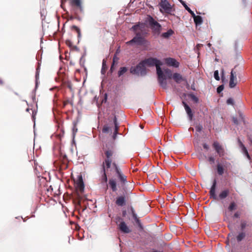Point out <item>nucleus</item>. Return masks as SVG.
I'll return each mask as SVG.
<instances>
[{
    "label": "nucleus",
    "instance_id": "1",
    "mask_svg": "<svg viewBox=\"0 0 252 252\" xmlns=\"http://www.w3.org/2000/svg\"><path fill=\"white\" fill-rule=\"evenodd\" d=\"M103 151L104 155V161L102 165L104 164V167H106L107 169L110 168L112 165L117 174L121 187H124L127 183L126 176L122 173L114 160L116 155L114 148L111 147L103 149Z\"/></svg>",
    "mask_w": 252,
    "mask_h": 252
},
{
    "label": "nucleus",
    "instance_id": "2",
    "mask_svg": "<svg viewBox=\"0 0 252 252\" xmlns=\"http://www.w3.org/2000/svg\"><path fill=\"white\" fill-rule=\"evenodd\" d=\"M145 65L149 66L155 65L157 69V72L158 77V81L162 88L164 89L167 88V82L165 75L163 74L160 65L161 62L156 58H150L142 61Z\"/></svg>",
    "mask_w": 252,
    "mask_h": 252
},
{
    "label": "nucleus",
    "instance_id": "3",
    "mask_svg": "<svg viewBox=\"0 0 252 252\" xmlns=\"http://www.w3.org/2000/svg\"><path fill=\"white\" fill-rule=\"evenodd\" d=\"M159 11L165 16L170 15L175 16L173 13L175 12V9L173 5H172L167 0H160L159 2Z\"/></svg>",
    "mask_w": 252,
    "mask_h": 252
},
{
    "label": "nucleus",
    "instance_id": "4",
    "mask_svg": "<svg viewBox=\"0 0 252 252\" xmlns=\"http://www.w3.org/2000/svg\"><path fill=\"white\" fill-rule=\"evenodd\" d=\"M54 164L60 173L66 170L68 166V160L66 156L61 153L59 159L54 161Z\"/></svg>",
    "mask_w": 252,
    "mask_h": 252
},
{
    "label": "nucleus",
    "instance_id": "5",
    "mask_svg": "<svg viewBox=\"0 0 252 252\" xmlns=\"http://www.w3.org/2000/svg\"><path fill=\"white\" fill-rule=\"evenodd\" d=\"M147 21L152 30L153 33L155 35L158 36L160 33L161 31V26L151 16L149 15L147 17Z\"/></svg>",
    "mask_w": 252,
    "mask_h": 252
},
{
    "label": "nucleus",
    "instance_id": "6",
    "mask_svg": "<svg viewBox=\"0 0 252 252\" xmlns=\"http://www.w3.org/2000/svg\"><path fill=\"white\" fill-rule=\"evenodd\" d=\"M131 29L134 32L136 35L145 36L147 34L145 23L139 22L132 27Z\"/></svg>",
    "mask_w": 252,
    "mask_h": 252
},
{
    "label": "nucleus",
    "instance_id": "7",
    "mask_svg": "<svg viewBox=\"0 0 252 252\" xmlns=\"http://www.w3.org/2000/svg\"><path fill=\"white\" fill-rule=\"evenodd\" d=\"M130 71V73L133 74L143 76L146 74L145 65L142 61L139 63L135 67H131Z\"/></svg>",
    "mask_w": 252,
    "mask_h": 252
},
{
    "label": "nucleus",
    "instance_id": "8",
    "mask_svg": "<svg viewBox=\"0 0 252 252\" xmlns=\"http://www.w3.org/2000/svg\"><path fill=\"white\" fill-rule=\"evenodd\" d=\"M71 9L73 13H76V11L79 13L83 12V8L82 5L81 0H71L70 1Z\"/></svg>",
    "mask_w": 252,
    "mask_h": 252
},
{
    "label": "nucleus",
    "instance_id": "9",
    "mask_svg": "<svg viewBox=\"0 0 252 252\" xmlns=\"http://www.w3.org/2000/svg\"><path fill=\"white\" fill-rule=\"evenodd\" d=\"M235 67L232 69L230 73L229 86L231 88H234L237 84V74L236 72L235 71Z\"/></svg>",
    "mask_w": 252,
    "mask_h": 252
},
{
    "label": "nucleus",
    "instance_id": "10",
    "mask_svg": "<svg viewBox=\"0 0 252 252\" xmlns=\"http://www.w3.org/2000/svg\"><path fill=\"white\" fill-rule=\"evenodd\" d=\"M127 198L128 196L126 194L118 196L116 197L115 203L117 206L122 207L126 205Z\"/></svg>",
    "mask_w": 252,
    "mask_h": 252
},
{
    "label": "nucleus",
    "instance_id": "11",
    "mask_svg": "<svg viewBox=\"0 0 252 252\" xmlns=\"http://www.w3.org/2000/svg\"><path fill=\"white\" fill-rule=\"evenodd\" d=\"M143 35H136L131 40L126 42L127 44H131L133 43L138 45H142L144 43L145 40L143 37Z\"/></svg>",
    "mask_w": 252,
    "mask_h": 252
},
{
    "label": "nucleus",
    "instance_id": "12",
    "mask_svg": "<svg viewBox=\"0 0 252 252\" xmlns=\"http://www.w3.org/2000/svg\"><path fill=\"white\" fill-rule=\"evenodd\" d=\"M213 146L220 157L224 155V150L218 141H215L213 144Z\"/></svg>",
    "mask_w": 252,
    "mask_h": 252
},
{
    "label": "nucleus",
    "instance_id": "13",
    "mask_svg": "<svg viewBox=\"0 0 252 252\" xmlns=\"http://www.w3.org/2000/svg\"><path fill=\"white\" fill-rule=\"evenodd\" d=\"M217 181L216 179H214L213 181V185L210 189V190L209 191V194L211 198H213V199L217 200L218 199V197L216 194V188Z\"/></svg>",
    "mask_w": 252,
    "mask_h": 252
},
{
    "label": "nucleus",
    "instance_id": "14",
    "mask_svg": "<svg viewBox=\"0 0 252 252\" xmlns=\"http://www.w3.org/2000/svg\"><path fill=\"white\" fill-rule=\"evenodd\" d=\"M165 63L168 66L178 67L179 66V63L174 59L167 58L165 60Z\"/></svg>",
    "mask_w": 252,
    "mask_h": 252
},
{
    "label": "nucleus",
    "instance_id": "15",
    "mask_svg": "<svg viewBox=\"0 0 252 252\" xmlns=\"http://www.w3.org/2000/svg\"><path fill=\"white\" fill-rule=\"evenodd\" d=\"M119 228L121 231L125 233H128L131 232L130 229L128 227L125 221H122L120 223Z\"/></svg>",
    "mask_w": 252,
    "mask_h": 252
},
{
    "label": "nucleus",
    "instance_id": "16",
    "mask_svg": "<svg viewBox=\"0 0 252 252\" xmlns=\"http://www.w3.org/2000/svg\"><path fill=\"white\" fill-rule=\"evenodd\" d=\"M130 210H131L132 218H133V220H134L135 223H136V224L138 226V227L142 229V226L141 223L140 222V220L137 217V216L135 212L134 208L132 207H131Z\"/></svg>",
    "mask_w": 252,
    "mask_h": 252
},
{
    "label": "nucleus",
    "instance_id": "17",
    "mask_svg": "<svg viewBox=\"0 0 252 252\" xmlns=\"http://www.w3.org/2000/svg\"><path fill=\"white\" fill-rule=\"evenodd\" d=\"M81 13L78 12L76 11V13H73L72 12V10H70V15L68 17V19L69 20H73L74 19H76L79 21H81L82 20V18L80 16V14Z\"/></svg>",
    "mask_w": 252,
    "mask_h": 252
},
{
    "label": "nucleus",
    "instance_id": "18",
    "mask_svg": "<svg viewBox=\"0 0 252 252\" xmlns=\"http://www.w3.org/2000/svg\"><path fill=\"white\" fill-rule=\"evenodd\" d=\"M183 104L185 107L186 111L189 117L190 120H192L193 118V113L191 108L188 105V104L184 101H183Z\"/></svg>",
    "mask_w": 252,
    "mask_h": 252
},
{
    "label": "nucleus",
    "instance_id": "19",
    "mask_svg": "<svg viewBox=\"0 0 252 252\" xmlns=\"http://www.w3.org/2000/svg\"><path fill=\"white\" fill-rule=\"evenodd\" d=\"M109 185L113 192H116L117 190V184L116 181L114 179H110L109 180Z\"/></svg>",
    "mask_w": 252,
    "mask_h": 252
},
{
    "label": "nucleus",
    "instance_id": "20",
    "mask_svg": "<svg viewBox=\"0 0 252 252\" xmlns=\"http://www.w3.org/2000/svg\"><path fill=\"white\" fill-rule=\"evenodd\" d=\"M248 226L249 224H247V222L245 220H241L240 224V230L242 231V232L240 234H239L237 236H245V234L243 232Z\"/></svg>",
    "mask_w": 252,
    "mask_h": 252
},
{
    "label": "nucleus",
    "instance_id": "21",
    "mask_svg": "<svg viewBox=\"0 0 252 252\" xmlns=\"http://www.w3.org/2000/svg\"><path fill=\"white\" fill-rule=\"evenodd\" d=\"M173 79L177 83H179L181 81H186L181 74L178 73H175L173 74Z\"/></svg>",
    "mask_w": 252,
    "mask_h": 252
},
{
    "label": "nucleus",
    "instance_id": "22",
    "mask_svg": "<svg viewBox=\"0 0 252 252\" xmlns=\"http://www.w3.org/2000/svg\"><path fill=\"white\" fill-rule=\"evenodd\" d=\"M113 123L115 125V130L114 132V134L113 135V138L114 139H115L117 137V135L118 133L119 128L116 116H114V117L113 118Z\"/></svg>",
    "mask_w": 252,
    "mask_h": 252
},
{
    "label": "nucleus",
    "instance_id": "23",
    "mask_svg": "<svg viewBox=\"0 0 252 252\" xmlns=\"http://www.w3.org/2000/svg\"><path fill=\"white\" fill-rule=\"evenodd\" d=\"M192 17L193 18L194 23L196 25H200L202 23L203 20L201 16H196L194 14V16H193Z\"/></svg>",
    "mask_w": 252,
    "mask_h": 252
},
{
    "label": "nucleus",
    "instance_id": "24",
    "mask_svg": "<svg viewBox=\"0 0 252 252\" xmlns=\"http://www.w3.org/2000/svg\"><path fill=\"white\" fill-rule=\"evenodd\" d=\"M229 191L228 189H225L222 190L219 194V197L220 199H223L225 198L229 194Z\"/></svg>",
    "mask_w": 252,
    "mask_h": 252
},
{
    "label": "nucleus",
    "instance_id": "25",
    "mask_svg": "<svg viewBox=\"0 0 252 252\" xmlns=\"http://www.w3.org/2000/svg\"><path fill=\"white\" fill-rule=\"evenodd\" d=\"M174 33V32L171 29H170L167 31V32H163L161 34V36L164 38H168L170 36H171Z\"/></svg>",
    "mask_w": 252,
    "mask_h": 252
},
{
    "label": "nucleus",
    "instance_id": "26",
    "mask_svg": "<svg viewBox=\"0 0 252 252\" xmlns=\"http://www.w3.org/2000/svg\"><path fill=\"white\" fill-rule=\"evenodd\" d=\"M217 172L219 175H222V174L224 173V168L221 164L218 163L217 164Z\"/></svg>",
    "mask_w": 252,
    "mask_h": 252
},
{
    "label": "nucleus",
    "instance_id": "27",
    "mask_svg": "<svg viewBox=\"0 0 252 252\" xmlns=\"http://www.w3.org/2000/svg\"><path fill=\"white\" fill-rule=\"evenodd\" d=\"M78 188L80 192H83L84 189V186L82 178H80L79 182L77 184Z\"/></svg>",
    "mask_w": 252,
    "mask_h": 252
},
{
    "label": "nucleus",
    "instance_id": "28",
    "mask_svg": "<svg viewBox=\"0 0 252 252\" xmlns=\"http://www.w3.org/2000/svg\"><path fill=\"white\" fill-rule=\"evenodd\" d=\"M108 169H106V167H104V164L102 165V172L103 173L102 177H103V179L104 181L105 182H106L107 181V175L106 174V171Z\"/></svg>",
    "mask_w": 252,
    "mask_h": 252
},
{
    "label": "nucleus",
    "instance_id": "29",
    "mask_svg": "<svg viewBox=\"0 0 252 252\" xmlns=\"http://www.w3.org/2000/svg\"><path fill=\"white\" fill-rule=\"evenodd\" d=\"M127 71V68L126 67H122L120 68L118 74L119 77L122 76Z\"/></svg>",
    "mask_w": 252,
    "mask_h": 252
},
{
    "label": "nucleus",
    "instance_id": "30",
    "mask_svg": "<svg viewBox=\"0 0 252 252\" xmlns=\"http://www.w3.org/2000/svg\"><path fill=\"white\" fill-rule=\"evenodd\" d=\"M71 30L75 31L77 34H78V37H80L81 36V31L80 29L76 26H72L71 28Z\"/></svg>",
    "mask_w": 252,
    "mask_h": 252
},
{
    "label": "nucleus",
    "instance_id": "31",
    "mask_svg": "<svg viewBox=\"0 0 252 252\" xmlns=\"http://www.w3.org/2000/svg\"><path fill=\"white\" fill-rule=\"evenodd\" d=\"M236 204L234 202H231L228 206V209L229 211H232L233 210L236 209Z\"/></svg>",
    "mask_w": 252,
    "mask_h": 252
},
{
    "label": "nucleus",
    "instance_id": "32",
    "mask_svg": "<svg viewBox=\"0 0 252 252\" xmlns=\"http://www.w3.org/2000/svg\"><path fill=\"white\" fill-rule=\"evenodd\" d=\"M68 104H70L72 107L73 106V102L71 100H70L68 99L64 101V102H63V107H65L66 106H67Z\"/></svg>",
    "mask_w": 252,
    "mask_h": 252
},
{
    "label": "nucleus",
    "instance_id": "33",
    "mask_svg": "<svg viewBox=\"0 0 252 252\" xmlns=\"http://www.w3.org/2000/svg\"><path fill=\"white\" fill-rule=\"evenodd\" d=\"M165 72L166 74L167 75L168 78L171 79L172 77L173 78V75L170 70L166 69L165 70Z\"/></svg>",
    "mask_w": 252,
    "mask_h": 252
},
{
    "label": "nucleus",
    "instance_id": "34",
    "mask_svg": "<svg viewBox=\"0 0 252 252\" xmlns=\"http://www.w3.org/2000/svg\"><path fill=\"white\" fill-rule=\"evenodd\" d=\"M110 129V127H109L108 126H107L106 125H105L103 126L102 131L103 133H107L109 131Z\"/></svg>",
    "mask_w": 252,
    "mask_h": 252
},
{
    "label": "nucleus",
    "instance_id": "35",
    "mask_svg": "<svg viewBox=\"0 0 252 252\" xmlns=\"http://www.w3.org/2000/svg\"><path fill=\"white\" fill-rule=\"evenodd\" d=\"M185 8L191 14L192 17L194 16V13L186 4H185Z\"/></svg>",
    "mask_w": 252,
    "mask_h": 252
},
{
    "label": "nucleus",
    "instance_id": "36",
    "mask_svg": "<svg viewBox=\"0 0 252 252\" xmlns=\"http://www.w3.org/2000/svg\"><path fill=\"white\" fill-rule=\"evenodd\" d=\"M47 195L49 196L50 195H52L53 194V188L52 186H50L49 188L47 189Z\"/></svg>",
    "mask_w": 252,
    "mask_h": 252
},
{
    "label": "nucleus",
    "instance_id": "37",
    "mask_svg": "<svg viewBox=\"0 0 252 252\" xmlns=\"http://www.w3.org/2000/svg\"><path fill=\"white\" fill-rule=\"evenodd\" d=\"M214 78L217 81H219L220 80L219 74V71L218 70L215 71V72H214Z\"/></svg>",
    "mask_w": 252,
    "mask_h": 252
},
{
    "label": "nucleus",
    "instance_id": "38",
    "mask_svg": "<svg viewBox=\"0 0 252 252\" xmlns=\"http://www.w3.org/2000/svg\"><path fill=\"white\" fill-rule=\"evenodd\" d=\"M224 89V86L223 85L219 86L217 88V93L218 94H220L221 92L222 91V90Z\"/></svg>",
    "mask_w": 252,
    "mask_h": 252
},
{
    "label": "nucleus",
    "instance_id": "39",
    "mask_svg": "<svg viewBox=\"0 0 252 252\" xmlns=\"http://www.w3.org/2000/svg\"><path fill=\"white\" fill-rule=\"evenodd\" d=\"M196 130L198 132H200L202 130V126L200 125H197L195 127Z\"/></svg>",
    "mask_w": 252,
    "mask_h": 252
},
{
    "label": "nucleus",
    "instance_id": "40",
    "mask_svg": "<svg viewBox=\"0 0 252 252\" xmlns=\"http://www.w3.org/2000/svg\"><path fill=\"white\" fill-rule=\"evenodd\" d=\"M227 103L228 104H233V100L231 98H229L227 100Z\"/></svg>",
    "mask_w": 252,
    "mask_h": 252
},
{
    "label": "nucleus",
    "instance_id": "41",
    "mask_svg": "<svg viewBox=\"0 0 252 252\" xmlns=\"http://www.w3.org/2000/svg\"><path fill=\"white\" fill-rule=\"evenodd\" d=\"M238 142L239 143V145L240 147L242 149L244 147H245L244 145L242 143V142L241 141L240 139H238Z\"/></svg>",
    "mask_w": 252,
    "mask_h": 252
},
{
    "label": "nucleus",
    "instance_id": "42",
    "mask_svg": "<svg viewBox=\"0 0 252 252\" xmlns=\"http://www.w3.org/2000/svg\"><path fill=\"white\" fill-rule=\"evenodd\" d=\"M232 121H233V122L234 123V124H235V125L238 124V120L236 118L233 117L232 119Z\"/></svg>",
    "mask_w": 252,
    "mask_h": 252
},
{
    "label": "nucleus",
    "instance_id": "43",
    "mask_svg": "<svg viewBox=\"0 0 252 252\" xmlns=\"http://www.w3.org/2000/svg\"><path fill=\"white\" fill-rule=\"evenodd\" d=\"M234 218H238L240 217V214L238 212H236L233 216Z\"/></svg>",
    "mask_w": 252,
    "mask_h": 252
},
{
    "label": "nucleus",
    "instance_id": "44",
    "mask_svg": "<svg viewBox=\"0 0 252 252\" xmlns=\"http://www.w3.org/2000/svg\"><path fill=\"white\" fill-rule=\"evenodd\" d=\"M203 147L204 149H205L207 150H208L209 148V146L206 143L203 144Z\"/></svg>",
    "mask_w": 252,
    "mask_h": 252
},
{
    "label": "nucleus",
    "instance_id": "45",
    "mask_svg": "<svg viewBox=\"0 0 252 252\" xmlns=\"http://www.w3.org/2000/svg\"><path fill=\"white\" fill-rule=\"evenodd\" d=\"M209 161L212 162H214L215 161V158L213 157H210L209 158Z\"/></svg>",
    "mask_w": 252,
    "mask_h": 252
},
{
    "label": "nucleus",
    "instance_id": "46",
    "mask_svg": "<svg viewBox=\"0 0 252 252\" xmlns=\"http://www.w3.org/2000/svg\"><path fill=\"white\" fill-rule=\"evenodd\" d=\"M228 227L231 230H233V225L232 223H230V222L228 224Z\"/></svg>",
    "mask_w": 252,
    "mask_h": 252
},
{
    "label": "nucleus",
    "instance_id": "47",
    "mask_svg": "<svg viewBox=\"0 0 252 252\" xmlns=\"http://www.w3.org/2000/svg\"><path fill=\"white\" fill-rule=\"evenodd\" d=\"M241 149H242V151L243 153V154L246 153L247 152H248V150H247L245 146L243 148H242Z\"/></svg>",
    "mask_w": 252,
    "mask_h": 252
},
{
    "label": "nucleus",
    "instance_id": "48",
    "mask_svg": "<svg viewBox=\"0 0 252 252\" xmlns=\"http://www.w3.org/2000/svg\"><path fill=\"white\" fill-rule=\"evenodd\" d=\"M4 84V80L0 77V85L2 86Z\"/></svg>",
    "mask_w": 252,
    "mask_h": 252
},
{
    "label": "nucleus",
    "instance_id": "49",
    "mask_svg": "<svg viewBox=\"0 0 252 252\" xmlns=\"http://www.w3.org/2000/svg\"><path fill=\"white\" fill-rule=\"evenodd\" d=\"M244 154L245 156H247V157L249 159H251V157H250V155H249V154L248 152H247L246 153H244Z\"/></svg>",
    "mask_w": 252,
    "mask_h": 252
},
{
    "label": "nucleus",
    "instance_id": "50",
    "mask_svg": "<svg viewBox=\"0 0 252 252\" xmlns=\"http://www.w3.org/2000/svg\"><path fill=\"white\" fill-rule=\"evenodd\" d=\"M225 243L226 244V245H229L230 240L229 239V237H227V239L225 241Z\"/></svg>",
    "mask_w": 252,
    "mask_h": 252
},
{
    "label": "nucleus",
    "instance_id": "51",
    "mask_svg": "<svg viewBox=\"0 0 252 252\" xmlns=\"http://www.w3.org/2000/svg\"><path fill=\"white\" fill-rule=\"evenodd\" d=\"M237 238V240L238 242H240L241 241H242V239L243 237H236Z\"/></svg>",
    "mask_w": 252,
    "mask_h": 252
},
{
    "label": "nucleus",
    "instance_id": "52",
    "mask_svg": "<svg viewBox=\"0 0 252 252\" xmlns=\"http://www.w3.org/2000/svg\"><path fill=\"white\" fill-rule=\"evenodd\" d=\"M223 77H224V70H222V72H221V78H222V79H223Z\"/></svg>",
    "mask_w": 252,
    "mask_h": 252
},
{
    "label": "nucleus",
    "instance_id": "53",
    "mask_svg": "<svg viewBox=\"0 0 252 252\" xmlns=\"http://www.w3.org/2000/svg\"><path fill=\"white\" fill-rule=\"evenodd\" d=\"M234 239L235 240V238H232L231 240H230V242L232 243V240Z\"/></svg>",
    "mask_w": 252,
    "mask_h": 252
},
{
    "label": "nucleus",
    "instance_id": "54",
    "mask_svg": "<svg viewBox=\"0 0 252 252\" xmlns=\"http://www.w3.org/2000/svg\"><path fill=\"white\" fill-rule=\"evenodd\" d=\"M80 239H79V240H82L84 237H79Z\"/></svg>",
    "mask_w": 252,
    "mask_h": 252
},
{
    "label": "nucleus",
    "instance_id": "55",
    "mask_svg": "<svg viewBox=\"0 0 252 252\" xmlns=\"http://www.w3.org/2000/svg\"><path fill=\"white\" fill-rule=\"evenodd\" d=\"M250 141L251 142V143L252 144V139L250 138Z\"/></svg>",
    "mask_w": 252,
    "mask_h": 252
},
{
    "label": "nucleus",
    "instance_id": "56",
    "mask_svg": "<svg viewBox=\"0 0 252 252\" xmlns=\"http://www.w3.org/2000/svg\"><path fill=\"white\" fill-rule=\"evenodd\" d=\"M37 70H38V69H37ZM38 75V71H36V76L37 77V76Z\"/></svg>",
    "mask_w": 252,
    "mask_h": 252
},
{
    "label": "nucleus",
    "instance_id": "57",
    "mask_svg": "<svg viewBox=\"0 0 252 252\" xmlns=\"http://www.w3.org/2000/svg\"><path fill=\"white\" fill-rule=\"evenodd\" d=\"M140 127H141V128H142V129H143V127H144V126H143L142 125H140Z\"/></svg>",
    "mask_w": 252,
    "mask_h": 252
},
{
    "label": "nucleus",
    "instance_id": "58",
    "mask_svg": "<svg viewBox=\"0 0 252 252\" xmlns=\"http://www.w3.org/2000/svg\"><path fill=\"white\" fill-rule=\"evenodd\" d=\"M208 46H209V47H210V46H211V44L210 43H208Z\"/></svg>",
    "mask_w": 252,
    "mask_h": 252
},
{
    "label": "nucleus",
    "instance_id": "59",
    "mask_svg": "<svg viewBox=\"0 0 252 252\" xmlns=\"http://www.w3.org/2000/svg\"><path fill=\"white\" fill-rule=\"evenodd\" d=\"M125 213H126V212H123V216H125Z\"/></svg>",
    "mask_w": 252,
    "mask_h": 252
},
{
    "label": "nucleus",
    "instance_id": "60",
    "mask_svg": "<svg viewBox=\"0 0 252 252\" xmlns=\"http://www.w3.org/2000/svg\"><path fill=\"white\" fill-rule=\"evenodd\" d=\"M104 63H105V61L103 60V65H104Z\"/></svg>",
    "mask_w": 252,
    "mask_h": 252
},
{
    "label": "nucleus",
    "instance_id": "61",
    "mask_svg": "<svg viewBox=\"0 0 252 252\" xmlns=\"http://www.w3.org/2000/svg\"><path fill=\"white\" fill-rule=\"evenodd\" d=\"M73 131L74 130V131H76L77 130V129H74V128L73 129Z\"/></svg>",
    "mask_w": 252,
    "mask_h": 252
},
{
    "label": "nucleus",
    "instance_id": "62",
    "mask_svg": "<svg viewBox=\"0 0 252 252\" xmlns=\"http://www.w3.org/2000/svg\"><path fill=\"white\" fill-rule=\"evenodd\" d=\"M73 131L74 130V131H76L77 130V129H74V128L73 129Z\"/></svg>",
    "mask_w": 252,
    "mask_h": 252
},
{
    "label": "nucleus",
    "instance_id": "63",
    "mask_svg": "<svg viewBox=\"0 0 252 252\" xmlns=\"http://www.w3.org/2000/svg\"><path fill=\"white\" fill-rule=\"evenodd\" d=\"M73 131L74 130V131H76L77 130V129H74V128L73 129Z\"/></svg>",
    "mask_w": 252,
    "mask_h": 252
},
{
    "label": "nucleus",
    "instance_id": "64",
    "mask_svg": "<svg viewBox=\"0 0 252 252\" xmlns=\"http://www.w3.org/2000/svg\"><path fill=\"white\" fill-rule=\"evenodd\" d=\"M182 3H183V5L185 6V4H186L184 2H183Z\"/></svg>",
    "mask_w": 252,
    "mask_h": 252
}]
</instances>
